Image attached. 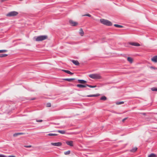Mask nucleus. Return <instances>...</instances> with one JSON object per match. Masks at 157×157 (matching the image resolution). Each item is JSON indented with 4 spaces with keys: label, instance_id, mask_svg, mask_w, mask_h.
Listing matches in <instances>:
<instances>
[{
    "label": "nucleus",
    "instance_id": "nucleus-1",
    "mask_svg": "<svg viewBox=\"0 0 157 157\" xmlns=\"http://www.w3.org/2000/svg\"><path fill=\"white\" fill-rule=\"evenodd\" d=\"M89 76L93 79H100L102 78L100 74L97 73L90 74Z\"/></svg>",
    "mask_w": 157,
    "mask_h": 157
},
{
    "label": "nucleus",
    "instance_id": "nucleus-20",
    "mask_svg": "<svg viewBox=\"0 0 157 157\" xmlns=\"http://www.w3.org/2000/svg\"><path fill=\"white\" fill-rule=\"evenodd\" d=\"M156 155L154 153H151L148 156V157H156Z\"/></svg>",
    "mask_w": 157,
    "mask_h": 157
},
{
    "label": "nucleus",
    "instance_id": "nucleus-9",
    "mask_svg": "<svg viewBox=\"0 0 157 157\" xmlns=\"http://www.w3.org/2000/svg\"><path fill=\"white\" fill-rule=\"evenodd\" d=\"M66 144L68 145L71 146H73V142L72 141L70 140V141H68L66 142Z\"/></svg>",
    "mask_w": 157,
    "mask_h": 157
},
{
    "label": "nucleus",
    "instance_id": "nucleus-15",
    "mask_svg": "<svg viewBox=\"0 0 157 157\" xmlns=\"http://www.w3.org/2000/svg\"><path fill=\"white\" fill-rule=\"evenodd\" d=\"M79 33L81 36H83L84 33L82 29L81 28L80 29Z\"/></svg>",
    "mask_w": 157,
    "mask_h": 157
},
{
    "label": "nucleus",
    "instance_id": "nucleus-44",
    "mask_svg": "<svg viewBox=\"0 0 157 157\" xmlns=\"http://www.w3.org/2000/svg\"><path fill=\"white\" fill-rule=\"evenodd\" d=\"M87 90H90V89H89V88H88V89H87Z\"/></svg>",
    "mask_w": 157,
    "mask_h": 157
},
{
    "label": "nucleus",
    "instance_id": "nucleus-42",
    "mask_svg": "<svg viewBox=\"0 0 157 157\" xmlns=\"http://www.w3.org/2000/svg\"><path fill=\"white\" fill-rule=\"evenodd\" d=\"M35 98H33L31 99V100H35Z\"/></svg>",
    "mask_w": 157,
    "mask_h": 157
},
{
    "label": "nucleus",
    "instance_id": "nucleus-3",
    "mask_svg": "<svg viewBox=\"0 0 157 157\" xmlns=\"http://www.w3.org/2000/svg\"><path fill=\"white\" fill-rule=\"evenodd\" d=\"M18 14V13L15 11H12L9 12L6 14V16L9 17L14 16Z\"/></svg>",
    "mask_w": 157,
    "mask_h": 157
},
{
    "label": "nucleus",
    "instance_id": "nucleus-35",
    "mask_svg": "<svg viewBox=\"0 0 157 157\" xmlns=\"http://www.w3.org/2000/svg\"><path fill=\"white\" fill-rule=\"evenodd\" d=\"M36 121L37 122H42L43 121V120H36Z\"/></svg>",
    "mask_w": 157,
    "mask_h": 157
},
{
    "label": "nucleus",
    "instance_id": "nucleus-23",
    "mask_svg": "<svg viewBox=\"0 0 157 157\" xmlns=\"http://www.w3.org/2000/svg\"><path fill=\"white\" fill-rule=\"evenodd\" d=\"M86 86H88L90 88H95L97 87V86L96 85L92 86L87 84H86Z\"/></svg>",
    "mask_w": 157,
    "mask_h": 157
},
{
    "label": "nucleus",
    "instance_id": "nucleus-10",
    "mask_svg": "<svg viewBox=\"0 0 157 157\" xmlns=\"http://www.w3.org/2000/svg\"><path fill=\"white\" fill-rule=\"evenodd\" d=\"M151 60L155 62H157V56H154L151 58Z\"/></svg>",
    "mask_w": 157,
    "mask_h": 157
},
{
    "label": "nucleus",
    "instance_id": "nucleus-2",
    "mask_svg": "<svg viewBox=\"0 0 157 157\" xmlns=\"http://www.w3.org/2000/svg\"><path fill=\"white\" fill-rule=\"evenodd\" d=\"M48 37L47 35H41L36 37V40L37 41H41L46 39Z\"/></svg>",
    "mask_w": 157,
    "mask_h": 157
},
{
    "label": "nucleus",
    "instance_id": "nucleus-14",
    "mask_svg": "<svg viewBox=\"0 0 157 157\" xmlns=\"http://www.w3.org/2000/svg\"><path fill=\"white\" fill-rule=\"evenodd\" d=\"M79 83L83 84L86 82V81L83 79H78V80Z\"/></svg>",
    "mask_w": 157,
    "mask_h": 157
},
{
    "label": "nucleus",
    "instance_id": "nucleus-7",
    "mask_svg": "<svg viewBox=\"0 0 157 157\" xmlns=\"http://www.w3.org/2000/svg\"><path fill=\"white\" fill-rule=\"evenodd\" d=\"M71 61L73 64L76 65L77 66L79 64V62L77 60L72 59L71 60Z\"/></svg>",
    "mask_w": 157,
    "mask_h": 157
},
{
    "label": "nucleus",
    "instance_id": "nucleus-32",
    "mask_svg": "<svg viewBox=\"0 0 157 157\" xmlns=\"http://www.w3.org/2000/svg\"><path fill=\"white\" fill-rule=\"evenodd\" d=\"M51 105V104L50 103H48L46 104V106L47 107H50Z\"/></svg>",
    "mask_w": 157,
    "mask_h": 157
},
{
    "label": "nucleus",
    "instance_id": "nucleus-30",
    "mask_svg": "<svg viewBox=\"0 0 157 157\" xmlns=\"http://www.w3.org/2000/svg\"><path fill=\"white\" fill-rule=\"evenodd\" d=\"M82 16H88L89 17H91V15L89 13L86 14L85 15H83Z\"/></svg>",
    "mask_w": 157,
    "mask_h": 157
},
{
    "label": "nucleus",
    "instance_id": "nucleus-25",
    "mask_svg": "<svg viewBox=\"0 0 157 157\" xmlns=\"http://www.w3.org/2000/svg\"><path fill=\"white\" fill-rule=\"evenodd\" d=\"M124 103V102L123 101H120V102L117 101L116 103V104L117 105H121V104H123Z\"/></svg>",
    "mask_w": 157,
    "mask_h": 157
},
{
    "label": "nucleus",
    "instance_id": "nucleus-6",
    "mask_svg": "<svg viewBox=\"0 0 157 157\" xmlns=\"http://www.w3.org/2000/svg\"><path fill=\"white\" fill-rule=\"evenodd\" d=\"M100 94H91L87 95L86 97H96L99 96Z\"/></svg>",
    "mask_w": 157,
    "mask_h": 157
},
{
    "label": "nucleus",
    "instance_id": "nucleus-5",
    "mask_svg": "<svg viewBox=\"0 0 157 157\" xmlns=\"http://www.w3.org/2000/svg\"><path fill=\"white\" fill-rule=\"evenodd\" d=\"M129 44L130 45H132V46H140V44L136 42H129Z\"/></svg>",
    "mask_w": 157,
    "mask_h": 157
},
{
    "label": "nucleus",
    "instance_id": "nucleus-16",
    "mask_svg": "<svg viewBox=\"0 0 157 157\" xmlns=\"http://www.w3.org/2000/svg\"><path fill=\"white\" fill-rule=\"evenodd\" d=\"M23 134H24V133H14L13 134V136L14 137H17L18 135H22Z\"/></svg>",
    "mask_w": 157,
    "mask_h": 157
},
{
    "label": "nucleus",
    "instance_id": "nucleus-18",
    "mask_svg": "<svg viewBox=\"0 0 157 157\" xmlns=\"http://www.w3.org/2000/svg\"><path fill=\"white\" fill-rule=\"evenodd\" d=\"M51 145L52 146H59V142L57 143H51Z\"/></svg>",
    "mask_w": 157,
    "mask_h": 157
},
{
    "label": "nucleus",
    "instance_id": "nucleus-39",
    "mask_svg": "<svg viewBox=\"0 0 157 157\" xmlns=\"http://www.w3.org/2000/svg\"><path fill=\"white\" fill-rule=\"evenodd\" d=\"M141 114L144 115H145L146 114V113H141Z\"/></svg>",
    "mask_w": 157,
    "mask_h": 157
},
{
    "label": "nucleus",
    "instance_id": "nucleus-34",
    "mask_svg": "<svg viewBox=\"0 0 157 157\" xmlns=\"http://www.w3.org/2000/svg\"><path fill=\"white\" fill-rule=\"evenodd\" d=\"M24 147H25L29 148L32 147L31 145H24Z\"/></svg>",
    "mask_w": 157,
    "mask_h": 157
},
{
    "label": "nucleus",
    "instance_id": "nucleus-27",
    "mask_svg": "<svg viewBox=\"0 0 157 157\" xmlns=\"http://www.w3.org/2000/svg\"><path fill=\"white\" fill-rule=\"evenodd\" d=\"M48 135L50 136H55L57 135L55 133H49Z\"/></svg>",
    "mask_w": 157,
    "mask_h": 157
},
{
    "label": "nucleus",
    "instance_id": "nucleus-36",
    "mask_svg": "<svg viewBox=\"0 0 157 157\" xmlns=\"http://www.w3.org/2000/svg\"><path fill=\"white\" fill-rule=\"evenodd\" d=\"M61 70L62 71L66 73H67V71H68V70Z\"/></svg>",
    "mask_w": 157,
    "mask_h": 157
},
{
    "label": "nucleus",
    "instance_id": "nucleus-28",
    "mask_svg": "<svg viewBox=\"0 0 157 157\" xmlns=\"http://www.w3.org/2000/svg\"><path fill=\"white\" fill-rule=\"evenodd\" d=\"M59 133L61 134H65L66 133V132L64 130H60Z\"/></svg>",
    "mask_w": 157,
    "mask_h": 157
},
{
    "label": "nucleus",
    "instance_id": "nucleus-21",
    "mask_svg": "<svg viewBox=\"0 0 157 157\" xmlns=\"http://www.w3.org/2000/svg\"><path fill=\"white\" fill-rule=\"evenodd\" d=\"M114 26L116 27L119 28H122L123 27V26L121 25H120L118 24H114Z\"/></svg>",
    "mask_w": 157,
    "mask_h": 157
},
{
    "label": "nucleus",
    "instance_id": "nucleus-26",
    "mask_svg": "<svg viewBox=\"0 0 157 157\" xmlns=\"http://www.w3.org/2000/svg\"><path fill=\"white\" fill-rule=\"evenodd\" d=\"M70 151L69 150L64 152V154L65 155H68L70 154Z\"/></svg>",
    "mask_w": 157,
    "mask_h": 157
},
{
    "label": "nucleus",
    "instance_id": "nucleus-13",
    "mask_svg": "<svg viewBox=\"0 0 157 157\" xmlns=\"http://www.w3.org/2000/svg\"><path fill=\"white\" fill-rule=\"evenodd\" d=\"M75 78H63V80H66L68 81V82H71L72 80H75Z\"/></svg>",
    "mask_w": 157,
    "mask_h": 157
},
{
    "label": "nucleus",
    "instance_id": "nucleus-40",
    "mask_svg": "<svg viewBox=\"0 0 157 157\" xmlns=\"http://www.w3.org/2000/svg\"><path fill=\"white\" fill-rule=\"evenodd\" d=\"M8 157H15V156L14 155H10Z\"/></svg>",
    "mask_w": 157,
    "mask_h": 157
},
{
    "label": "nucleus",
    "instance_id": "nucleus-24",
    "mask_svg": "<svg viewBox=\"0 0 157 157\" xmlns=\"http://www.w3.org/2000/svg\"><path fill=\"white\" fill-rule=\"evenodd\" d=\"M8 55L5 54H0V57H3L6 56Z\"/></svg>",
    "mask_w": 157,
    "mask_h": 157
},
{
    "label": "nucleus",
    "instance_id": "nucleus-19",
    "mask_svg": "<svg viewBox=\"0 0 157 157\" xmlns=\"http://www.w3.org/2000/svg\"><path fill=\"white\" fill-rule=\"evenodd\" d=\"M127 60L130 63H132L133 61V60L132 58L130 57H128L127 58Z\"/></svg>",
    "mask_w": 157,
    "mask_h": 157
},
{
    "label": "nucleus",
    "instance_id": "nucleus-33",
    "mask_svg": "<svg viewBox=\"0 0 157 157\" xmlns=\"http://www.w3.org/2000/svg\"><path fill=\"white\" fill-rule=\"evenodd\" d=\"M67 73L68 74H70V75H72L74 74L73 73L71 72V71H68V70Z\"/></svg>",
    "mask_w": 157,
    "mask_h": 157
},
{
    "label": "nucleus",
    "instance_id": "nucleus-41",
    "mask_svg": "<svg viewBox=\"0 0 157 157\" xmlns=\"http://www.w3.org/2000/svg\"><path fill=\"white\" fill-rule=\"evenodd\" d=\"M62 145V143L61 142H59V146Z\"/></svg>",
    "mask_w": 157,
    "mask_h": 157
},
{
    "label": "nucleus",
    "instance_id": "nucleus-37",
    "mask_svg": "<svg viewBox=\"0 0 157 157\" xmlns=\"http://www.w3.org/2000/svg\"><path fill=\"white\" fill-rule=\"evenodd\" d=\"M127 118H128L127 117H125V118H124V119H123L122 120V121L123 122H124V121L127 119Z\"/></svg>",
    "mask_w": 157,
    "mask_h": 157
},
{
    "label": "nucleus",
    "instance_id": "nucleus-12",
    "mask_svg": "<svg viewBox=\"0 0 157 157\" xmlns=\"http://www.w3.org/2000/svg\"><path fill=\"white\" fill-rule=\"evenodd\" d=\"M107 20L104 19H101L100 20V21L101 23L102 24L105 25V24Z\"/></svg>",
    "mask_w": 157,
    "mask_h": 157
},
{
    "label": "nucleus",
    "instance_id": "nucleus-38",
    "mask_svg": "<svg viewBox=\"0 0 157 157\" xmlns=\"http://www.w3.org/2000/svg\"><path fill=\"white\" fill-rule=\"evenodd\" d=\"M0 157H7L4 155L1 154V155H0Z\"/></svg>",
    "mask_w": 157,
    "mask_h": 157
},
{
    "label": "nucleus",
    "instance_id": "nucleus-11",
    "mask_svg": "<svg viewBox=\"0 0 157 157\" xmlns=\"http://www.w3.org/2000/svg\"><path fill=\"white\" fill-rule=\"evenodd\" d=\"M76 86L77 87L79 88H85L87 86H86V84L85 85H83L81 84H78Z\"/></svg>",
    "mask_w": 157,
    "mask_h": 157
},
{
    "label": "nucleus",
    "instance_id": "nucleus-17",
    "mask_svg": "<svg viewBox=\"0 0 157 157\" xmlns=\"http://www.w3.org/2000/svg\"><path fill=\"white\" fill-rule=\"evenodd\" d=\"M137 148L136 147H134L130 150V151L132 152H135L137 150Z\"/></svg>",
    "mask_w": 157,
    "mask_h": 157
},
{
    "label": "nucleus",
    "instance_id": "nucleus-8",
    "mask_svg": "<svg viewBox=\"0 0 157 157\" xmlns=\"http://www.w3.org/2000/svg\"><path fill=\"white\" fill-rule=\"evenodd\" d=\"M106 21H106L105 25L110 26H111L112 25V24L111 21H109L107 20Z\"/></svg>",
    "mask_w": 157,
    "mask_h": 157
},
{
    "label": "nucleus",
    "instance_id": "nucleus-22",
    "mask_svg": "<svg viewBox=\"0 0 157 157\" xmlns=\"http://www.w3.org/2000/svg\"><path fill=\"white\" fill-rule=\"evenodd\" d=\"M107 99V98L105 96L101 97L100 98V100H106Z\"/></svg>",
    "mask_w": 157,
    "mask_h": 157
},
{
    "label": "nucleus",
    "instance_id": "nucleus-4",
    "mask_svg": "<svg viewBox=\"0 0 157 157\" xmlns=\"http://www.w3.org/2000/svg\"><path fill=\"white\" fill-rule=\"evenodd\" d=\"M69 23L70 25H71L72 26H75L78 24V23L77 22L71 20H69Z\"/></svg>",
    "mask_w": 157,
    "mask_h": 157
},
{
    "label": "nucleus",
    "instance_id": "nucleus-31",
    "mask_svg": "<svg viewBox=\"0 0 157 157\" xmlns=\"http://www.w3.org/2000/svg\"><path fill=\"white\" fill-rule=\"evenodd\" d=\"M7 51V50H0V53L2 52H5Z\"/></svg>",
    "mask_w": 157,
    "mask_h": 157
},
{
    "label": "nucleus",
    "instance_id": "nucleus-29",
    "mask_svg": "<svg viewBox=\"0 0 157 157\" xmlns=\"http://www.w3.org/2000/svg\"><path fill=\"white\" fill-rule=\"evenodd\" d=\"M151 90L153 91H157V88L153 87L151 88Z\"/></svg>",
    "mask_w": 157,
    "mask_h": 157
},
{
    "label": "nucleus",
    "instance_id": "nucleus-43",
    "mask_svg": "<svg viewBox=\"0 0 157 157\" xmlns=\"http://www.w3.org/2000/svg\"><path fill=\"white\" fill-rule=\"evenodd\" d=\"M151 68H153V69H155V67H151Z\"/></svg>",
    "mask_w": 157,
    "mask_h": 157
}]
</instances>
